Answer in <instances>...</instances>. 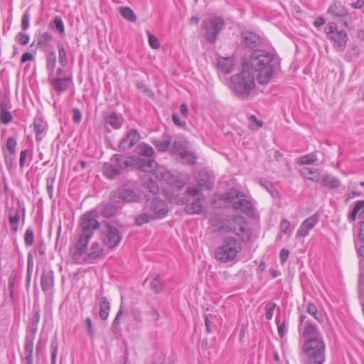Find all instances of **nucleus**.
<instances>
[{
	"mask_svg": "<svg viewBox=\"0 0 364 364\" xmlns=\"http://www.w3.org/2000/svg\"><path fill=\"white\" fill-rule=\"evenodd\" d=\"M133 157L116 154L112 156L109 162L102 166L103 174L110 180L119 176L123 171L133 168Z\"/></svg>",
	"mask_w": 364,
	"mask_h": 364,
	"instance_id": "7ed1b4c3",
	"label": "nucleus"
},
{
	"mask_svg": "<svg viewBox=\"0 0 364 364\" xmlns=\"http://www.w3.org/2000/svg\"><path fill=\"white\" fill-rule=\"evenodd\" d=\"M42 290L46 293H51L54 287V273L48 269L43 272L41 278Z\"/></svg>",
	"mask_w": 364,
	"mask_h": 364,
	"instance_id": "4be33fe9",
	"label": "nucleus"
},
{
	"mask_svg": "<svg viewBox=\"0 0 364 364\" xmlns=\"http://www.w3.org/2000/svg\"><path fill=\"white\" fill-rule=\"evenodd\" d=\"M87 257L92 259H102L105 257L103 247L99 242H93L89 250Z\"/></svg>",
	"mask_w": 364,
	"mask_h": 364,
	"instance_id": "bb28decb",
	"label": "nucleus"
},
{
	"mask_svg": "<svg viewBox=\"0 0 364 364\" xmlns=\"http://www.w3.org/2000/svg\"><path fill=\"white\" fill-rule=\"evenodd\" d=\"M143 187L148 189L154 195L159 193V188L158 184L149 177H144L143 178Z\"/></svg>",
	"mask_w": 364,
	"mask_h": 364,
	"instance_id": "c9c22d12",
	"label": "nucleus"
},
{
	"mask_svg": "<svg viewBox=\"0 0 364 364\" xmlns=\"http://www.w3.org/2000/svg\"><path fill=\"white\" fill-rule=\"evenodd\" d=\"M33 268V255L31 253H29L28 255V259H27V274H26V282H27L28 285H29L31 279Z\"/></svg>",
	"mask_w": 364,
	"mask_h": 364,
	"instance_id": "603ef678",
	"label": "nucleus"
},
{
	"mask_svg": "<svg viewBox=\"0 0 364 364\" xmlns=\"http://www.w3.org/2000/svg\"><path fill=\"white\" fill-rule=\"evenodd\" d=\"M133 168H136L141 171L151 173L154 175L159 165L157 162L151 158H133Z\"/></svg>",
	"mask_w": 364,
	"mask_h": 364,
	"instance_id": "f3484780",
	"label": "nucleus"
},
{
	"mask_svg": "<svg viewBox=\"0 0 364 364\" xmlns=\"http://www.w3.org/2000/svg\"><path fill=\"white\" fill-rule=\"evenodd\" d=\"M58 48V60L60 64L65 67L68 64L67 54L64 46L61 42H58L57 44Z\"/></svg>",
	"mask_w": 364,
	"mask_h": 364,
	"instance_id": "37998d69",
	"label": "nucleus"
},
{
	"mask_svg": "<svg viewBox=\"0 0 364 364\" xmlns=\"http://www.w3.org/2000/svg\"><path fill=\"white\" fill-rule=\"evenodd\" d=\"M185 116L186 115H172L173 122L175 125L181 128H185L186 122L181 117Z\"/></svg>",
	"mask_w": 364,
	"mask_h": 364,
	"instance_id": "0e129e2a",
	"label": "nucleus"
},
{
	"mask_svg": "<svg viewBox=\"0 0 364 364\" xmlns=\"http://www.w3.org/2000/svg\"><path fill=\"white\" fill-rule=\"evenodd\" d=\"M249 128L252 131H256L263 126V121L259 119L255 115H250L248 117Z\"/></svg>",
	"mask_w": 364,
	"mask_h": 364,
	"instance_id": "c03bdc74",
	"label": "nucleus"
},
{
	"mask_svg": "<svg viewBox=\"0 0 364 364\" xmlns=\"http://www.w3.org/2000/svg\"><path fill=\"white\" fill-rule=\"evenodd\" d=\"M241 250V244L235 237L232 236L226 237L224 238L223 243L216 248L215 257L222 262H232Z\"/></svg>",
	"mask_w": 364,
	"mask_h": 364,
	"instance_id": "20e7f679",
	"label": "nucleus"
},
{
	"mask_svg": "<svg viewBox=\"0 0 364 364\" xmlns=\"http://www.w3.org/2000/svg\"><path fill=\"white\" fill-rule=\"evenodd\" d=\"M361 209H363L364 210V200H358L356 203L355 205L348 215V220L350 221H354L357 214Z\"/></svg>",
	"mask_w": 364,
	"mask_h": 364,
	"instance_id": "09e8293b",
	"label": "nucleus"
},
{
	"mask_svg": "<svg viewBox=\"0 0 364 364\" xmlns=\"http://www.w3.org/2000/svg\"><path fill=\"white\" fill-rule=\"evenodd\" d=\"M225 23L223 18L215 16L204 20L202 28L205 31L204 36L209 43H215L218 36L225 28Z\"/></svg>",
	"mask_w": 364,
	"mask_h": 364,
	"instance_id": "0eeeda50",
	"label": "nucleus"
},
{
	"mask_svg": "<svg viewBox=\"0 0 364 364\" xmlns=\"http://www.w3.org/2000/svg\"><path fill=\"white\" fill-rule=\"evenodd\" d=\"M150 288L155 294L161 293L164 289V282L159 275H156L150 282Z\"/></svg>",
	"mask_w": 364,
	"mask_h": 364,
	"instance_id": "58836bf2",
	"label": "nucleus"
},
{
	"mask_svg": "<svg viewBox=\"0 0 364 364\" xmlns=\"http://www.w3.org/2000/svg\"><path fill=\"white\" fill-rule=\"evenodd\" d=\"M360 55V49L355 44H352L350 48L345 54V60L348 62H353Z\"/></svg>",
	"mask_w": 364,
	"mask_h": 364,
	"instance_id": "f704fd0d",
	"label": "nucleus"
},
{
	"mask_svg": "<svg viewBox=\"0 0 364 364\" xmlns=\"http://www.w3.org/2000/svg\"><path fill=\"white\" fill-rule=\"evenodd\" d=\"M218 68L224 73H230L233 70V63L230 58H219L218 60Z\"/></svg>",
	"mask_w": 364,
	"mask_h": 364,
	"instance_id": "c85d7f7f",
	"label": "nucleus"
},
{
	"mask_svg": "<svg viewBox=\"0 0 364 364\" xmlns=\"http://www.w3.org/2000/svg\"><path fill=\"white\" fill-rule=\"evenodd\" d=\"M29 21H30V13L28 9H27L23 15L22 21H21V28L23 31H26L29 27Z\"/></svg>",
	"mask_w": 364,
	"mask_h": 364,
	"instance_id": "e2e57ef3",
	"label": "nucleus"
},
{
	"mask_svg": "<svg viewBox=\"0 0 364 364\" xmlns=\"http://www.w3.org/2000/svg\"><path fill=\"white\" fill-rule=\"evenodd\" d=\"M155 220L153 215L149 211L144 210V212L140 213L135 220V224L137 226H141L146 223H148L151 220Z\"/></svg>",
	"mask_w": 364,
	"mask_h": 364,
	"instance_id": "4c0bfd02",
	"label": "nucleus"
},
{
	"mask_svg": "<svg viewBox=\"0 0 364 364\" xmlns=\"http://www.w3.org/2000/svg\"><path fill=\"white\" fill-rule=\"evenodd\" d=\"M98 213L95 210L84 213L80 218V225L84 232L93 235V230L100 228V223L97 220Z\"/></svg>",
	"mask_w": 364,
	"mask_h": 364,
	"instance_id": "dca6fc26",
	"label": "nucleus"
},
{
	"mask_svg": "<svg viewBox=\"0 0 364 364\" xmlns=\"http://www.w3.org/2000/svg\"><path fill=\"white\" fill-rule=\"evenodd\" d=\"M316 173H317V170L315 168H311L305 167V168H302L300 170L301 175L307 179H308V177H310L311 175L314 174Z\"/></svg>",
	"mask_w": 364,
	"mask_h": 364,
	"instance_id": "338daca9",
	"label": "nucleus"
},
{
	"mask_svg": "<svg viewBox=\"0 0 364 364\" xmlns=\"http://www.w3.org/2000/svg\"><path fill=\"white\" fill-rule=\"evenodd\" d=\"M119 208L114 203H108L102 205L100 215L105 218H111L117 215Z\"/></svg>",
	"mask_w": 364,
	"mask_h": 364,
	"instance_id": "a878e982",
	"label": "nucleus"
},
{
	"mask_svg": "<svg viewBox=\"0 0 364 364\" xmlns=\"http://www.w3.org/2000/svg\"><path fill=\"white\" fill-rule=\"evenodd\" d=\"M25 243L28 246H31L34 242V233L31 228H28L26 230L24 235Z\"/></svg>",
	"mask_w": 364,
	"mask_h": 364,
	"instance_id": "13d9d810",
	"label": "nucleus"
},
{
	"mask_svg": "<svg viewBox=\"0 0 364 364\" xmlns=\"http://www.w3.org/2000/svg\"><path fill=\"white\" fill-rule=\"evenodd\" d=\"M33 128L36 140H41V135L47 129V123L41 117H36L33 122Z\"/></svg>",
	"mask_w": 364,
	"mask_h": 364,
	"instance_id": "c756f323",
	"label": "nucleus"
},
{
	"mask_svg": "<svg viewBox=\"0 0 364 364\" xmlns=\"http://www.w3.org/2000/svg\"><path fill=\"white\" fill-rule=\"evenodd\" d=\"M154 176L159 181H163L169 185H173L176 181L174 176L162 166H159L158 168L156 170Z\"/></svg>",
	"mask_w": 364,
	"mask_h": 364,
	"instance_id": "393cba45",
	"label": "nucleus"
},
{
	"mask_svg": "<svg viewBox=\"0 0 364 364\" xmlns=\"http://www.w3.org/2000/svg\"><path fill=\"white\" fill-rule=\"evenodd\" d=\"M318 159L316 154H309L299 157L297 160V164L299 165H309L313 164Z\"/></svg>",
	"mask_w": 364,
	"mask_h": 364,
	"instance_id": "79ce46f5",
	"label": "nucleus"
},
{
	"mask_svg": "<svg viewBox=\"0 0 364 364\" xmlns=\"http://www.w3.org/2000/svg\"><path fill=\"white\" fill-rule=\"evenodd\" d=\"M140 136L136 129L127 132L119 142V147L122 150H128L133 147L139 140Z\"/></svg>",
	"mask_w": 364,
	"mask_h": 364,
	"instance_id": "aec40b11",
	"label": "nucleus"
},
{
	"mask_svg": "<svg viewBox=\"0 0 364 364\" xmlns=\"http://www.w3.org/2000/svg\"><path fill=\"white\" fill-rule=\"evenodd\" d=\"M100 312L99 316L102 320L107 319L110 310V304L105 296L100 299Z\"/></svg>",
	"mask_w": 364,
	"mask_h": 364,
	"instance_id": "2f4dec72",
	"label": "nucleus"
},
{
	"mask_svg": "<svg viewBox=\"0 0 364 364\" xmlns=\"http://www.w3.org/2000/svg\"><path fill=\"white\" fill-rule=\"evenodd\" d=\"M33 340L34 336H27L25 339L24 364H33Z\"/></svg>",
	"mask_w": 364,
	"mask_h": 364,
	"instance_id": "b1692460",
	"label": "nucleus"
},
{
	"mask_svg": "<svg viewBox=\"0 0 364 364\" xmlns=\"http://www.w3.org/2000/svg\"><path fill=\"white\" fill-rule=\"evenodd\" d=\"M197 182L198 186L202 189L210 190L214 186L213 177L205 170L199 171L197 176Z\"/></svg>",
	"mask_w": 364,
	"mask_h": 364,
	"instance_id": "5701e85b",
	"label": "nucleus"
},
{
	"mask_svg": "<svg viewBox=\"0 0 364 364\" xmlns=\"http://www.w3.org/2000/svg\"><path fill=\"white\" fill-rule=\"evenodd\" d=\"M209 223L213 232H232L243 242H248L251 239L252 230L243 216L215 214L210 217Z\"/></svg>",
	"mask_w": 364,
	"mask_h": 364,
	"instance_id": "f03ea898",
	"label": "nucleus"
},
{
	"mask_svg": "<svg viewBox=\"0 0 364 364\" xmlns=\"http://www.w3.org/2000/svg\"><path fill=\"white\" fill-rule=\"evenodd\" d=\"M50 26L55 28L60 34H63L65 32L63 22L58 16L55 17L53 21L50 23Z\"/></svg>",
	"mask_w": 364,
	"mask_h": 364,
	"instance_id": "864d4df0",
	"label": "nucleus"
},
{
	"mask_svg": "<svg viewBox=\"0 0 364 364\" xmlns=\"http://www.w3.org/2000/svg\"><path fill=\"white\" fill-rule=\"evenodd\" d=\"M106 124H109L114 129H119L123 123V119L118 115H107L105 119Z\"/></svg>",
	"mask_w": 364,
	"mask_h": 364,
	"instance_id": "e433bc0d",
	"label": "nucleus"
},
{
	"mask_svg": "<svg viewBox=\"0 0 364 364\" xmlns=\"http://www.w3.org/2000/svg\"><path fill=\"white\" fill-rule=\"evenodd\" d=\"M149 43L150 46L154 49H158L160 47V43L156 37L148 32Z\"/></svg>",
	"mask_w": 364,
	"mask_h": 364,
	"instance_id": "69168bd1",
	"label": "nucleus"
},
{
	"mask_svg": "<svg viewBox=\"0 0 364 364\" xmlns=\"http://www.w3.org/2000/svg\"><path fill=\"white\" fill-rule=\"evenodd\" d=\"M53 38L52 34L48 32L39 33L36 36L37 45L40 48L45 50L49 46Z\"/></svg>",
	"mask_w": 364,
	"mask_h": 364,
	"instance_id": "7c9ffc66",
	"label": "nucleus"
},
{
	"mask_svg": "<svg viewBox=\"0 0 364 364\" xmlns=\"http://www.w3.org/2000/svg\"><path fill=\"white\" fill-rule=\"evenodd\" d=\"M58 338L53 336L50 341V354H51V364H55L57 352H58Z\"/></svg>",
	"mask_w": 364,
	"mask_h": 364,
	"instance_id": "49530a36",
	"label": "nucleus"
},
{
	"mask_svg": "<svg viewBox=\"0 0 364 364\" xmlns=\"http://www.w3.org/2000/svg\"><path fill=\"white\" fill-rule=\"evenodd\" d=\"M137 150L139 155L147 156L149 158L152 157L155 153L154 149L150 145L144 143L140 144L137 146Z\"/></svg>",
	"mask_w": 364,
	"mask_h": 364,
	"instance_id": "ea45409f",
	"label": "nucleus"
},
{
	"mask_svg": "<svg viewBox=\"0 0 364 364\" xmlns=\"http://www.w3.org/2000/svg\"><path fill=\"white\" fill-rule=\"evenodd\" d=\"M171 149L173 154L181 155V153L186 150L185 143L182 141H174L171 146Z\"/></svg>",
	"mask_w": 364,
	"mask_h": 364,
	"instance_id": "8fccbe9b",
	"label": "nucleus"
},
{
	"mask_svg": "<svg viewBox=\"0 0 364 364\" xmlns=\"http://www.w3.org/2000/svg\"><path fill=\"white\" fill-rule=\"evenodd\" d=\"M325 348L324 341H306L303 346L306 355L305 364H323L325 360Z\"/></svg>",
	"mask_w": 364,
	"mask_h": 364,
	"instance_id": "39448f33",
	"label": "nucleus"
},
{
	"mask_svg": "<svg viewBox=\"0 0 364 364\" xmlns=\"http://www.w3.org/2000/svg\"><path fill=\"white\" fill-rule=\"evenodd\" d=\"M144 210L149 211L155 220L165 218L168 211L167 204L158 198L147 201Z\"/></svg>",
	"mask_w": 364,
	"mask_h": 364,
	"instance_id": "ddd939ff",
	"label": "nucleus"
},
{
	"mask_svg": "<svg viewBox=\"0 0 364 364\" xmlns=\"http://www.w3.org/2000/svg\"><path fill=\"white\" fill-rule=\"evenodd\" d=\"M306 318L305 315L301 314L300 316V326H303L302 330L299 328L301 336L306 338V341L319 340L324 341L317 326L310 320L305 321Z\"/></svg>",
	"mask_w": 364,
	"mask_h": 364,
	"instance_id": "9b49d317",
	"label": "nucleus"
},
{
	"mask_svg": "<svg viewBox=\"0 0 364 364\" xmlns=\"http://www.w3.org/2000/svg\"><path fill=\"white\" fill-rule=\"evenodd\" d=\"M181 158L188 164H194L196 163V157L193 153L188 151H184L181 153Z\"/></svg>",
	"mask_w": 364,
	"mask_h": 364,
	"instance_id": "5fc2aeb1",
	"label": "nucleus"
},
{
	"mask_svg": "<svg viewBox=\"0 0 364 364\" xmlns=\"http://www.w3.org/2000/svg\"><path fill=\"white\" fill-rule=\"evenodd\" d=\"M325 33L328 38L333 41L334 48L339 51H343L348 41V35L343 30L338 31L336 23H328L325 27Z\"/></svg>",
	"mask_w": 364,
	"mask_h": 364,
	"instance_id": "6e6552de",
	"label": "nucleus"
},
{
	"mask_svg": "<svg viewBox=\"0 0 364 364\" xmlns=\"http://www.w3.org/2000/svg\"><path fill=\"white\" fill-rule=\"evenodd\" d=\"M241 36V45L248 49L254 50V53L256 50H262L264 46V40L255 33L251 31H243L240 34ZM262 50H264L262 49Z\"/></svg>",
	"mask_w": 364,
	"mask_h": 364,
	"instance_id": "2eb2a0df",
	"label": "nucleus"
},
{
	"mask_svg": "<svg viewBox=\"0 0 364 364\" xmlns=\"http://www.w3.org/2000/svg\"><path fill=\"white\" fill-rule=\"evenodd\" d=\"M92 235V234L84 232L80 235L74 247L73 256L75 257H80L87 252V244Z\"/></svg>",
	"mask_w": 364,
	"mask_h": 364,
	"instance_id": "6ab92c4d",
	"label": "nucleus"
},
{
	"mask_svg": "<svg viewBox=\"0 0 364 364\" xmlns=\"http://www.w3.org/2000/svg\"><path fill=\"white\" fill-rule=\"evenodd\" d=\"M123 314L122 306H120L112 325V331L114 334H117L120 331L121 317Z\"/></svg>",
	"mask_w": 364,
	"mask_h": 364,
	"instance_id": "a18cd8bd",
	"label": "nucleus"
},
{
	"mask_svg": "<svg viewBox=\"0 0 364 364\" xmlns=\"http://www.w3.org/2000/svg\"><path fill=\"white\" fill-rule=\"evenodd\" d=\"M14 155H11V154L8 153L6 151H4V157L5 160V164L8 168V170H11L13 168V162L14 160Z\"/></svg>",
	"mask_w": 364,
	"mask_h": 364,
	"instance_id": "052dcab7",
	"label": "nucleus"
},
{
	"mask_svg": "<svg viewBox=\"0 0 364 364\" xmlns=\"http://www.w3.org/2000/svg\"><path fill=\"white\" fill-rule=\"evenodd\" d=\"M153 144L156 146L159 151H167L171 144V141L169 137L164 138L162 139H154L152 141Z\"/></svg>",
	"mask_w": 364,
	"mask_h": 364,
	"instance_id": "72a5a7b5",
	"label": "nucleus"
},
{
	"mask_svg": "<svg viewBox=\"0 0 364 364\" xmlns=\"http://www.w3.org/2000/svg\"><path fill=\"white\" fill-rule=\"evenodd\" d=\"M279 65V60L271 52L256 50L249 60L242 64L243 70L231 77L232 89L242 97H247L255 87V73L259 83L267 84Z\"/></svg>",
	"mask_w": 364,
	"mask_h": 364,
	"instance_id": "f257e3e1",
	"label": "nucleus"
},
{
	"mask_svg": "<svg viewBox=\"0 0 364 364\" xmlns=\"http://www.w3.org/2000/svg\"><path fill=\"white\" fill-rule=\"evenodd\" d=\"M16 140L14 137L10 136L7 139L6 143V150L11 154V155H15L16 154Z\"/></svg>",
	"mask_w": 364,
	"mask_h": 364,
	"instance_id": "4d7b16f0",
	"label": "nucleus"
},
{
	"mask_svg": "<svg viewBox=\"0 0 364 364\" xmlns=\"http://www.w3.org/2000/svg\"><path fill=\"white\" fill-rule=\"evenodd\" d=\"M16 41L21 45L25 46L28 44L29 41V36L26 33L20 32L16 35Z\"/></svg>",
	"mask_w": 364,
	"mask_h": 364,
	"instance_id": "680f3d73",
	"label": "nucleus"
},
{
	"mask_svg": "<svg viewBox=\"0 0 364 364\" xmlns=\"http://www.w3.org/2000/svg\"><path fill=\"white\" fill-rule=\"evenodd\" d=\"M56 65V55L54 50L49 51L46 57V69L48 72V76L54 75V69Z\"/></svg>",
	"mask_w": 364,
	"mask_h": 364,
	"instance_id": "473e14b6",
	"label": "nucleus"
},
{
	"mask_svg": "<svg viewBox=\"0 0 364 364\" xmlns=\"http://www.w3.org/2000/svg\"><path fill=\"white\" fill-rule=\"evenodd\" d=\"M119 13L123 18L130 22H135L137 19L136 14L129 7H122Z\"/></svg>",
	"mask_w": 364,
	"mask_h": 364,
	"instance_id": "a19ab883",
	"label": "nucleus"
},
{
	"mask_svg": "<svg viewBox=\"0 0 364 364\" xmlns=\"http://www.w3.org/2000/svg\"><path fill=\"white\" fill-rule=\"evenodd\" d=\"M318 222V216L314 214L306 219L299 226L296 235L306 237L309 234V231L314 228Z\"/></svg>",
	"mask_w": 364,
	"mask_h": 364,
	"instance_id": "412c9836",
	"label": "nucleus"
},
{
	"mask_svg": "<svg viewBox=\"0 0 364 364\" xmlns=\"http://www.w3.org/2000/svg\"><path fill=\"white\" fill-rule=\"evenodd\" d=\"M48 81L55 92L60 95L68 90L73 82V77L70 75L68 77H54L53 75L48 76Z\"/></svg>",
	"mask_w": 364,
	"mask_h": 364,
	"instance_id": "a211bd4d",
	"label": "nucleus"
},
{
	"mask_svg": "<svg viewBox=\"0 0 364 364\" xmlns=\"http://www.w3.org/2000/svg\"><path fill=\"white\" fill-rule=\"evenodd\" d=\"M328 13L333 16L335 18L338 19L339 22L345 27L353 29L351 26V17L347 9L339 2H335L331 5L328 9Z\"/></svg>",
	"mask_w": 364,
	"mask_h": 364,
	"instance_id": "4468645a",
	"label": "nucleus"
},
{
	"mask_svg": "<svg viewBox=\"0 0 364 364\" xmlns=\"http://www.w3.org/2000/svg\"><path fill=\"white\" fill-rule=\"evenodd\" d=\"M132 316L134 320L136 322V323H141L142 317H141V311L139 309H133L132 310Z\"/></svg>",
	"mask_w": 364,
	"mask_h": 364,
	"instance_id": "774afa93",
	"label": "nucleus"
},
{
	"mask_svg": "<svg viewBox=\"0 0 364 364\" xmlns=\"http://www.w3.org/2000/svg\"><path fill=\"white\" fill-rule=\"evenodd\" d=\"M136 87L139 90H141L144 94H146L147 96L150 97H153L154 95V92L149 89L145 84L143 83L141 81H138L136 82Z\"/></svg>",
	"mask_w": 364,
	"mask_h": 364,
	"instance_id": "bf43d9fd",
	"label": "nucleus"
},
{
	"mask_svg": "<svg viewBox=\"0 0 364 364\" xmlns=\"http://www.w3.org/2000/svg\"><path fill=\"white\" fill-rule=\"evenodd\" d=\"M186 192L189 196L194 197V200L186 206L185 210L188 214H200L203 210L201 201L204 200L203 195L198 187H188Z\"/></svg>",
	"mask_w": 364,
	"mask_h": 364,
	"instance_id": "f8f14e48",
	"label": "nucleus"
},
{
	"mask_svg": "<svg viewBox=\"0 0 364 364\" xmlns=\"http://www.w3.org/2000/svg\"><path fill=\"white\" fill-rule=\"evenodd\" d=\"M139 199L140 196L128 184L119 188L110 194V200L114 203L137 202Z\"/></svg>",
	"mask_w": 364,
	"mask_h": 364,
	"instance_id": "9d476101",
	"label": "nucleus"
},
{
	"mask_svg": "<svg viewBox=\"0 0 364 364\" xmlns=\"http://www.w3.org/2000/svg\"><path fill=\"white\" fill-rule=\"evenodd\" d=\"M307 312L310 315L313 316L315 318V319H316L318 322H320V323L322 322V321H323L322 316L321 314H318L317 308L314 304L309 303L308 304Z\"/></svg>",
	"mask_w": 364,
	"mask_h": 364,
	"instance_id": "6e6d98bb",
	"label": "nucleus"
},
{
	"mask_svg": "<svg viewBox=\"0 0 364 364\" xmlns=\"http://www.w3.org/2000/svg\"><path fill=\"white\" fill-rule=\"evenodd\" d=\"M34 314L33 315L31 323H32V332L33 335L35 336V333L37 331L38 329V323L40 320V315H41V311L39 308L33 307Z\"/></svg>",
	"mask_w": 364,
	"mask_h": 364,
	"instance_id": "de8ad7c7",
	"label": "nucleus"
},
{
	"mask_svg": "<svg viewBox=\"0 0 364 364\" xmlns=\"http://www.w3.org/2000/svg\"><path fill=\"white\" fill-rule=\"evenodd\" d=\"M223 198L233 203V208L240 210L247 215L254 213V208L252 203L246 199L245 195L237 189H231L223 196Z\"/></svg>",
	"mask_w": 364,
	"mask_h": 364,
	"instance_id": "423d86ee",
	"label": "nucleus"
},
{
	"mask_svg": "<svg viewBox=\"0 0 364 364\" xmlns=\"http://www.w3.org/2000/svg\"><path fill=\"white\" fill-rule=\"evenodd\" d=\"M101 237L103 243L110 249L118 246L122 239L121 232L109 222L102 223Z\"/></svg>",
	"mask_w": 364,
	"mask_h": 364,
	"instance_id": "1a4fd4ad",
	"label": "nucleus"
},
{
	"mask_svg": "<svg viewBox=\"0 0 364 364\" xmlns=\"http://www.w3.org/2000/svg\"><path fill=\"white\" fill-rule=\"evenodd\" d=\"M9 224L11 225V230L14 232H16L18 231V223L19 221V214L16 213L12 215L11 212L9 213Z\"/></svg>",
	"mask_w": 364,
	"mask_h": 364,
	"instance_id": "3c124183",
	"label": "nucleus"
},
{
	"mask_svg": "<svg viewBox=\"0 0 364 364\" xmlns=\"http://www.w3.org/2000/svg\"><path fill=\"white\" fill-rule=\"evenodd\" d=\"M321 185L325 188L335 189L341 186V182L337 178L329 174H326L322 176Z\"/></svg>",
	"mask_w": 364,
	"mask_h": 364,
	"instance_id": "cd10ccee",
	"label": "nucleus"
}]
</instances>
